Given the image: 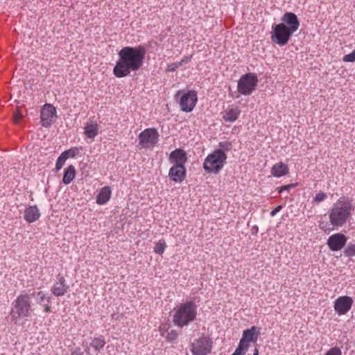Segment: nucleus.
Wrapping results in <instances>:
<instances>
[{
	"instance_id": "obj_45",
	"label": "nucleus",
	"mask_w": 355,
	"mask_h": 355,
	"mask_svg": "<svg viewBox=\"0 0 355 355\" xmlns=\"http://www.w3.org/2000/svg\"><path fill=\"white\" fill-rule=\"evenodd\" d=\"M232 355H234L233 354Z\"/></svg>"
},
{
	"instance_id": "obj_10",
	"label": "nucleus",
	"mask_w": 355,
	"mask_h": 355,
	"mask_svg": "<svg viewBox=\"0 0 355 355\" xmlns=\"http://www.w3.org/2000/svg\"><path fill=\"white\" fill-rule=\"evenodd\" d=\"M191 347L193 355H207L211 352L212 341L209 338L202 335L196 339Z\"/></svg>"
},
{
	"instance_id": "obj_11",
	"label": "nucleus",
	"mask_w": 355,
	"mask_h": 355,
	"mask_svg": "<svg viewBox=\"0 0 355 355\" xmlns=\"http://www.w3.org/2000/svg\"><path fill=\"white\" fill-rule=\"evenodd\" d=\"M56 118L55 107L51 104L46 103L40 112L41 125L44 128H49Z\"/></svg>"
},
{
	"instance_id": "obj_31",
	"label": "nucleus",
	"mask_w": 355,
	"mask_h": 355,
	"mask_svg": "<svg viewBox=\"0 0 355 355\" xmlns=\"http://www.w3.org/2000/svg\"><path fill=\"white\" fill-rule=\"evenodd\" d=\"M165 242L159 241L155 243V245L154 247V252L158 254H162L165 250Z\"/></svg>"
},
{
	"instance_id": "obj_14",
	"label": "nucleus",
	"mask_w": 355,
	"mask_h": 355,
	"mask_svg": "<svg viewBox=\"0 0 355 355\" xmlns=\"http://www.w3.org/2000/svg\"><path fill=\"white\" fill-rule=\"evenodd\" d=\"M347 238L342 233H336L330 236L327 244L329 248L333 251H339L342 250L347 243Z\"/></svg>"
},
{
	"instance_id": "obj_12",
	"label": "nucleus",
	"mask_w": 355,
	"mask_h": 355,
	"mask_svg": "<svg viewBox=\"0 0 355 355\" xmlns=\"http://www.w3.org/2000/svg\"><path fill=\"white\" fill-rule=\"evenodd\" d=\"M353 303L352 297L347 295L340 296L334 301V308L339 315H343L348 313Z\"/></svg>"
},
{
	"instance_id": "obj_27",
	"label": "nucleus",
	"mask_w": 355,
	"mask_h": 355,
	"mask_svg": "<svg viewBox=\"0 0 355 355\" xmlns=\"http://www.w3.org/2000/svg\"><path fill=\"white\" fill-rule=\"evenodd\" d=\"M344 254L348 257L355 256V241L349 242L347 245L344 250Z\"/></svg>"
},
{
	"instance_id": "obj_39",
	"label": "nucleus",
	"mask_w": 355,
	"mask_h": 355,
	"mask_svg": "<svg viewBox=\"0 0 355 355\" xmlns=\"http://www.w3.org/2000/svg\"><path fill=\"white\" fill-rule=\"evenodd\" d=\"M282 205H278L270 211V215L271 216H275L279 211L282 210Z\"/></svg>"
},
{
	"instance_id": "obj_18",
	"label": "nucleus",
	"mask_w": 355,
	"mask_h": 355,
	"mask_svg": "<svg viewBox=\"0 0 355 355\" xmlns=\"http://www.w3.org/2000/svg\"><path fill=\"white\" fill-rule=\"evenodd\" d=\"M187 160L186 152L181 148H176L169 155V161L174 165L184 166Z\"/></svg>"
},
{
	"instance_id": "obj_23",
	"label": "nucleus",
	"mask_w": 355,
	"mask_h": 355,
	"mask_svg": "<svg viewBox=\"0 0 355 355\" xmlns=\"http://www.w3.org/2000/svg\"><path fill=\"white\" fill-rule=\"evenodd\" d=\"M112 195L111 188L108 186L103 187L96 196V203L98 205H105L110 199Z\"/></svg>"
},
{
	"instance_id": "obj_34",
	"label": "nucleus",
	"mask_w": 355,
	"mask_h": 355,
	"mask_svg": "<svg viewBox=\"0 0 355 355\" xmlns=\"http://www.w3.org/2000/svg\"><path fill=\"white\" fill-rule=\"evenodd\" d=\"M297 184H289L286 185H283L282 187H279L277 189L279 193H282L285 191H288L290 189H293L296 187Z\"/></svg>"
},
{
	"instance_id": "obj_28",
	"label": "nucleus",
	"mask_w": 355,
	"mask_h": 355,
	"mask_svg": "<svg viewBox=\"0 0 355 355\" xmlns=\"http://www.w3.org/2000/svg\"><path fill=\"white\" fill-rule=\"evenodd\" d=\"M219 149L223 150L225 153V152L230 151L232 148V144L230 141H220L218 143Z\"/></svg>"
},
{
	"instance_id": "obj_3",
	"label": "nucleus",
	"mask_w": 355,
	"mask_h": 355,
	"mask_svg": "<svg viewBox=\"0 0 355 355\" xmlns=\"http://www.w3.org/2000/svg\"><path fill=\"white\" fill-rule=\"evenodd\" d=\"M198 305L193 300L186 301L173 309V322L174 325L183 328L196 320Z\"/></svg>"
},
{
	"instance_id": "obj_37",
	"label": "nucleus",
	"mask_w": 355,
	"mask_h": 355,
	"mask_svg": "<svg viewBox=\"0 0 355 355\" xmlns=\"http://www.w3.org/2000/svg\"><path fill=\"white\" fill-rule=\"evenodd\" d=\"M180 67H181V63H178V62H173L170 64H168L167 71L173 72L175 71Z\"/></svg>"
},
{
	"instance_id": "obj_38",
	"label": "nucleus",
	"mask_w": 355,
	"mask_h": 355,
	"mask_svg": "<svg viewBox=\"0 0 355 355\" xmlns=\"http://www.w3.org/2000/svg\"><path fill=\"white\" fill-rule=\"evenodd\" d=\"M71 355H83V352L81 351L80 347H77L71 349Z\"/></svg>"
},
{
	"instance_id": "obj_41",
	"label": "nucleus",
	"mask_w": 355,
	"mask_h": 355,
	"mask_svg": "<svg viewBox=\"0 0 355 355\" xmlns=\"http://www.w3.org/2000/svg\"><path fill=\"white\" fill-rule=\"evenodd\" d=\"M191 59V57L184 56L181 61L178 62V63H181V66H182L184 64L187 63L189 62Z\"/></svg>"
},
{
	"instance_id": "obj_6",
	"label": "nucleus",
	"mask_w": 355,
	"mask_h": 355,
	"mask_svg": "<svg viewBox=\"0 0 355 355\" xmlns=\"http://www.w3.org/2000/svg\"><path fill=\"white\" fill-rule=\"evenodd\" d=\"M259 80L254 73H246L238 81L237 91L244 96H250L256 89Z\"/></svg>"
},
{
	"instance_id": "obj_30",
	"label": "nucleus",
	"mask_w": 355,
	"mask_h": 355,
	"mask_svg": "<svg viewBox=\"0 0 355 355\" xmlns=\"http://www.w3.org/2000/svg\"><path fill=\"white\" fill-rule=\"evenodd\" d=\"M67 159V156H64L62 153H61V155L58 157L55 164V170L57 171L62 168Z\"/></svg>"
},
{
	"instance_id": "obj_24",
	"label": "nucleus",
	"mask_w": 355,
	"mask_h": 355,
	"mask_svg": "<svg viewBox=\"0 0 355 355\" xmlns=\"http://www.w3.org/2000/svg\"><path fill=\"white\" fill-rule=\"evenodd\" d=\"M288 165L283 162L275 164L271 168V174L276 178H280L288 173Z\"/></svg>"
},
{
	"instance_id": "obj_17",
	"label": "nucleus",
	"mask_w": 355,
	"mask_h": 355,
	"mask_svg": "<svg viewBox=\"0 0 355 355\" xmlns=\"http://www.w3.org/2000/svg\"><path fill=\"white\" fill-rule=\"evenodd\" d=\"M184 166L173 165L169 170L168 176L175 182H182L186 178Z\"/></svg>"
},
{
	"instance_id": "obj_9",
	"label": "nucleus",
	"mask_w": 355,
	"mask_h": 355,
	"mask_svg": "<svg viewBox=\"0 0 355 355\" xmlns=\"http://www.w3.org/2000/svg\"><path fill=\"white\" fill-rule=\"evenodd\" d=\"M159 132L155 128H149L141 132L138 136L139 145L148 148L155 146L159 141Z\"/></svg>"
},
{
	"instance_id": "obj_33",
	"label": "nucleus",
	"mask_w": 355,
	"mask_h": 355,
	"mask_svg": "<svg viewBox=\"0 0 355 355\" xmlns=\"http://www.w3.org/2000/svg\"><path fill=\"white\" fill-rule=\"evenodd\" d=\"M79 150L78 148H71L70 149H68L67 150H64L63 153H62L64 156H67V159L69 157H74L78 153Z\"/></svg>"
},
{
	"instance_id": "obj_36",
	"label": "nucleus",
	"mask_w": 355,
	"mask_h": 355,
	"mask_svg": "<svg viewBox=\"0 0 355 355\" xmlns=\"http://www.w3.org/2000/svg\"><path fill=\"white\" fill-rule=\"evenodd\" d=\"M178 336V334L175 330H171L169 331L166 336L167 340L169 341H173L175 340Z\"/></svg>"
},
{
	"instance_id": "obj_16",
	"label": "nucleus",
	"mask_w": 355,
	"mask_h": 355,
	"mask_svg": "<svg viewBox=\"0 0 355 355\" xmlns=\"http://www.w3.org/2000/svg\"><path fill=\"white\" fill-rule=\"evenodd\" d=\"M260 328L256 326H252L250 329H245L243 331L242 338L240 340V343L246 346L250 347V343H256L258 340V337L260 334Z\"/></svg>"
},
{
	"instance_id": "obj_8",
	"label": "nucleus",
	"mask_w": 355,
	"mask_h": 355,
	"mask_svg": "<svg viewBox=\"0 0 355 355\" xmlns=\"http://www.w3.org/2000/svg\"><path fill=\"white\" fill-rule=\"evenodd\" d=\"M293 34L284 25L280 23L274 24L272 26L270 39L273 43L284 46L288 42Z\"/></svg>"
},
{
	"instance_id": "obj_4",
	"label": "nucleus",
	"mask_w": 355,
	"mask_h": 355,
	"mask_svg": "<svg viewBox=\"0 0 355 355\" xmlns=\"http://www.w3.org/2000/svg\"><path fill=\"white\" fill-rule=\"evenodd\" d=\"M31 293L25 291L21 293L17 298L12 302V309L10 311V319L12 322L17 324L21 318H28L31 316L32 311V302L31 297L35 296L34 289Z\"/></svg>"
},
{
	"instance_id": "obj_15",
	"label": "nucleus",
	"mask_w": 355,
	"mask_h": 355,
	"mask_svg": "<svg viewBox=\"0 0 355 355\" xmlns=\"http://www.w3.org/2000/svg\"><path fill=\"white\" fill-rule=\"evenodd\" d=\"M282 25H284L291 32L295 33L300 27V23L297 16L292 12H285L281 18Z\"/></svg>"
},
{
	"instance_id": "obj_26",
	"label": "nucleus",
	"mask_w": 355,
	"mask_h": 355,
	"mask_svg": "<svg viewBox=\"0 0 355 355\" xmlns=\"http://www.w3.org/2000/svg\"><path fill=\"white\" fill-rule=\"evenodd\" d=\"M105 345V340L104 337L103 336H100L98 337L92 338L89 345L96 351L100 352L102 349H103Z\"/></svg>"
},
{
	"instance_id": "obj_40",
	"label": "nucleus",
	"mask_w": 355,
	"mask_h": 355,
	"mask_svg": "<svg viewBox=\"0 0 355 355\" xmlns=\"http://www.w3.org/2000/svg\"><path fill=\"white\" fill-rule=\"evenodd\" d=\"M22 119V115L19 112H16L14 114V122L15 123H19Z\"/></svg>"
},
{
	"instance_id": "obj_7",
	"label": "nucleus",
	"mask_w": 355,
	"mask_h": 355,
	"mask_svg": "<svg viewBox=\"0 0 355 355\" xmlns=\"http://www.w3.org/2000/svg\"><path fill=\"white\" fill-rule=\"evenodd\" d=\"M175 97L176 98L180 97L179 104L180 110L184 112H191L198 101L197 93L194 90H178Z\"/></svg>"
},
{
	"instance_id": "obj_22",
	"label": "nucleus",
	"mask_w": 355,
	"mask_h": 355,
	"mask_svg": "<svg viewBox=\"0 0 355 355\" xmlns=\"http://www.w3.org/2000/svg\"><path fill=\"white\" fill-rule=\"evenodd\" d=\"M223 119L226 122H234L240 116L241 110L239 107H232L223 113Z\"/></svg>"
},
{
	"instance_id": "obj_13",
	"label": "nucleus",
	"mask_w": 355,
	"mask_h": 355,
	"mask_svg": "<svg viewBox=\"0 0 355 355\" xmlns=\"http://www.w3.org/2000/svg\"><path fill=\"white\" fill-rule=\"evenodd\" d=\"M69 289L64 277L59 273L56 275V279L51 287V293L55 297L64 296Z\"/></svg>"
},
{
	"instance_id": "obj_29",
	"label": "nucleus",
	"mask_w": 355,
	"mask_h": 355,
	"mask_svg": "<svg viewBox=\"0 0 355 355\" xmlns=\"http://www.w3.org/2000/svg\"><path fill=\"white\" fill-rule=\"evenodd\" d=\"M248 348H249L248 346H246V345H243V343L239 342V345L236 347V349H235L233 354L234 355H245Z\"/></svg>"
},
{
	"instance_id": "obj_20",
	"label": "nucleus",
	"mask_w": 355,
	"mask_h": 355,
	"mask_svg": "<svg viewBox=\"0 0 355 355\" xmlns=\"http://www.w3.org/2000/svg\"><path fill=\"white\" fill-rule=\"evenodd\" d=\"M41 214L36 205L28 206L26 208L24 213V218L28 223H32L38 220Z\"/></svg>"
},
{
	"instance_id": "obj_32",
	"label": "nucleus",
	"mask_w": 355,
	"mask_h": 355,
	"mask_svg": "<svg viewBox=\"0 0 355 355\" xmlns=\"http://www.w3.org/2000/svg\"><path fill=\"white\" fill-rule=\"evenodd\" d=\"M327 198V195L326 193L323 191H320L318 193L315 195V196L313 198V202H315L317 204L320 203L321 202L325 200Z\"/></svg>"
},
{
	"instance_id": "obj_2",
	"label": "nucleus",
	"mask_w": 355,
	"mask_h": 355,
	"mask_svg": "<svg viewBox=\"0 0 355 355\" xmlns=\"http://www.w3.org/2000/svg\"><path fill=\"white\" fill-rule=\"evenodd\" d=\"M353 205L349 200L338 199L329 211V219L333 227L327 223L320 222L319 228L326 234H329L334 229L344 226L352 215Z\"/></svg>"
},
{
	"instance_id": "obj_44",
	"label": "nucleus",
	"mask_w": 355,
	"mask_h": 355,
	"mask_svg": "<svg viewBox=\"0 0 355 355\" xmlns=\"http://www.w3.org/2000/svg\"><path fill=\"white\" fill-rule=\"evenodd\" d=\"M85 351L89 354V347L87 346L85 349Z\"/></svg>"
},
{
	"instance_id": "obj_1",
	"label": "nucleus",
	"mask_w": 355,
	"mask_h": 355,
	"mask_svg": "<svg viewBox=\"0 0 355 355\" xmlns=\"http://www.w3.org/2000/svg\"><path fill=\"white\" fill-rule=\"evenodd\" d=\"M146 54V49L143 45L123 47L118 53L119 58L113 69V74L116 78H123L132 71L139 70L144 65Z\"/></svg>"
},
{
	"instance_id": "obj_19",
	"label": "nucleus",
	"mask_w": 355,
	"mask_h": 355,
	"mask_svg": "<svg viewBox=\"0 0 355 355\" xmlns=\"http://www.w3.org/2000/svg\"><path fill=\"white\" fill-rule=\"evenodd\" d=\"M35 300L37 304L41 305L45 313L51 312V307L49 306V303L52 302V297L46 295L43 291L35 292Z\"/></svg>"
},
{
	"instance_id": "obj_43",
	"label": "nucleus",
	"mask_w": 355,
	"mask_h": 355,
	"mask_svg": "<svg viewBox=\"0 0 355 355\" xmlns=\"http://www.w3.org/2000/svg\"><path fill=\"white\" fill-rule=\"evenodd\" d=\"M253 355H259V350L257 347H255L254 350V354Z\"/></svg>"
},
{
	"instance_id": "obj_25",
	"label": "nucleus",
	"mask_w": 355,
	"mask_h": 355,
	"mask_svg": "<svg viewBox=\"0 0 355 355\" xmlns=\"http://www.w3.org/2000/svg\"><path fill=\"white\" fill-rule=\"evenodd\" d=\"M76 168L73 165L67 166L64 171L62 183L65 185L69 184L76 177Z\"/></svg>"
},
{
	"instance_id": "obj_35",
	"label": "nucleus",
	"mask_w": 355,
	"mask_h": 355,
	"mask_svg": "<svg viewBox=\"0 0 355 355\" xmlns=\"http://www.w3.org/2000/svg\"><path fill=\"white\" fill-rule=\"evenodd\" d=\"M324 355H342V352L339 347L336 346L327 350Z\"/></svg>"
},
{
	"instance_id": "obj_21",
	"label": "nucleus",
	"mask_w": 355,
	"mask_h": 355,
	"mask_svg": "<svg viewBox=\"0 0 355 355\" xmlns=\"http://www.w3.org/2000/svg\"><path fill=\"white\" fill-rule=\"evenodd\" d=\"M99 131V125L96 122L90 121L84 127V135L89 139H94Z\"/></svg>"
},
{
	"instance_id": "obj_42",
	"label": "nucleus",
	"mask_w": 355,
	"mask_h": 355,
	"mask_svg": "<svg viewBox=\"0 0 355 355\" xmlns=\"http://www.w3.org/2000/svg\"><path fill=\"white\" fill-rule=\"evenodd\" d=\"M259 227L257 225H254L252 228V234H257L258 232Z\"/></svg>"
},
{
	"instance_id": "obj_5",
	"label": "nucleus",
	"mask_w": 355,
	"mask_h": 355,
	"mask_svg": "<svg viewBox=\"0 0 355 355\" xmlns=\"http://www.w3.org/2000/svg\"><path fill=\"white\" fill-rule=\"evenodd\" d=\"M227 155L221 150H215L209 154L203 163V168L207 173H218L223 168Z\"/></svg>"
}]
</instances>
